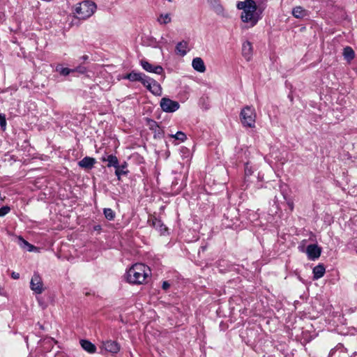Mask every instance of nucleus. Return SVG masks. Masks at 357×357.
Segmentation results:
<instances>
[{"label": "nucleus", "mask_w": 357, "mask_h": 357, "mask_svg": "<svg viewBox=\"0 0 357 357\" xmlns=\"http://www.w3.org/2000/svg\"><path fill=\"white\" fill-rule=\"evenodd\" d=\"M253 171L252 169V167L249 165V163L247 162L245 165V174L246 176H250L252 174Z\"/></svg>", "instance_id": "obj_32"}, {"label": "nucleus", "mask_w": 357, "mask_h": 357, "mask_svg": "<svg viewBox=\"0 0 357 357\" xmlns=\"http://www.w3.org/2000/svg\"><path fill=\"white\" fill-rule=\"evenodd\" d=\"M146 75L142 73H136L135 71H132L131 73L126 74L125 76H123V79H128L131 82H142L144 80V77Z\"/></svg>", "instance_id": "obj_11"}, {"label": "nucleus", "mask_w": 357, "mask_h": 357, "mask_svg": "<svg viewBox=\"0 0 357 357\" xmlns=\"http://www.w3.org/2000/svg\"><path fill=\"white\" fill-rule=\"evenodd\" d=\"M298 249L300 250V251H302V252L303 251V248L301 246H299Z\"/></svg>", "instance_id": "obj_38"}, {"label": "nucleus", "mask_w": 357, "mask_h": 357, "mask_svg": "<svg viewBox=\"0 0 357 357\" xmlns=\"http://www.w3.org/2000/svg\"><path fill=\"white\" fill-rule=\"evenodd\" d=\"M188 43L186 41H181L177 43L176 46V52L181 56H185L187 54Z\"/></svg>", "instance_id": "obj_18"}, {"label": "nucleus", "mask_w": 357, "mask_h": 357, "mask_svg": "<svg viewBox=\"0 0 357 357\" xmlns=\"http://www.w3.org/2000/svg\"><path fill=\"white\" fill-rule=\"evenodd\" d=\"M153 81L154 79L153 78H151L146 75L144 80L142 82V84L151 92L153 84L152 82Z\"/></svg>", "instance_id": "obj_25"}, {"label": "nucleus", "mask_w": 357, "mask_h": 357, "mask_svg": "<svg viewBox=\"0 0 357 357\" xmlns=\"http://www.w3.org/2000/svg\"><path fill=\"white\" fill-rule=\"evenodd\" d=\"M56 71L60 73V75L63 76L68 75L70 73H73L74 70L70 69L68 68H63V67H56Z\"/></svg>", "instance_id": "obj_29"}, {"label": "nucleus", "mask_w": 357, "mask_h": 357, "mask_svg": "<svg viewBox=\"0 0 357 357\" xmlns=\"http://www.w3.org/2000/svg\"><path fill=\"white\" fill-rule=\"evenodd\" d=\"M158 21L160 24H166L171 22V17L169 14H162L158 19Z\"/></svg>", "instance_id": "obj_28"}, {"label": "nucleus", "mask_w": 357, "mask_h": 357, "mask_svg": "<svg viewBox=\"0 0 357 357\" xmlns=\"http://www.w3.org/2000/svg\"><path fill=\"white\" fill-rule=\"evenodd\" d=\"M307 10L302 6H296L292 10V15L297 19H303L307 16Z\"/></svg>", "instance_id": "obj_16"}, {"label": "nucleus", "mask_w": 357, "mask_h": 357, "mask_svg": "<svg viewBox=\"0 0 357 357\" xmlns=\"http://www.w3.org/2000/svg\"><path fill=\"white\" fill-rule=\"evenodd\" d=\"M343 56L347 61L350 62L354 59L355 52L351 47L347 46L343 50Z\"/></svg>", "instance_id": "obj_20"}, {"label": "nucleus", "mask_w": 357, "mask_h": 357, "mask_svg": "<svg viewBox=\"0 0 357 357\" xmlns=\"http://www.w3.org/2000/svg\"><path fill=\"white\" fill-rule=\"evenodd\" d=\"M169 286H170V284H169V282L167 281H165L162 283V287L164 290H167L169 287Z\"/></svg>", "instance_id": "obj_34"}, {"label": "nucleus", "mask_w": 357, "mask_h": 357, "mask_svg": "<svg viewBox=\"0 0 357 357\" xmlns=\"http://www.w3.org/2000/svg\"><path fill=\"white\" fill-rule=\"evenodd\" d=\"M151 270L149 267L143 264H134L126 273V280L129 283L142 284L149 276Z\"/></svg>", "instance_id": "obj_2"}, {"label": "nucleus", "mask_w": 357, "mask_h": 357, "mask_svg": "<svg viewBox=\"0 0 357 357\" xmlns=\"http://www.w3.org/2000/svg\"><path fill=\"white\" fill-rule=\"evenodd\" d=\"M256 117V112L252 106H245L241 111L240 119L244 127L255 128Z\"/></svg>", "instance_id": "obj_4"}, {"label": "nucleus", "mask_w": 357, "mask_h": 357, "mask_svg": "<svg viewBox=\"0 0 357 357\" xmlns=\"http://www.w3.org/2000/svg\"><path fill=\"white\" fill-rule=\"evenodd\" d=\"M140 65L142 68L148 73H152L157 75H162L164 73V69L161 66H153L146 60L142 59L140 61Z\"/></svg>", "instance_id": "obj_7"}, {"label": "nucleus", "mask_w": 357, "mask_h": 357, "mask_svg": "<svg viewBox=\"0 0 357 357\" xmlns=\"http://www.w3.org/2000/svg\"><path fill=\"white\" fill-rule=\"evenodd\" d=\"M326 272L325 267L323 264H319L316 266L312 271L314 280H318L324 275Z\"/></svg>", "instance_id": "obj_17"}, {"label": "nucleus", "mask_w": 357, "mask_h": 357, "mask_svg": "<svg viewBox=\"0 0 357 357\" xmlns=\"http://www.w3.org/2000/svg\"><path fill=\"white\" fill-rule=\"evenodd\" d=\"M80 344H81L82 347L85 351H88L89 353L93 354L96 352V346L93 344H92L91 342H89V340H82L80 341Z\"/></svg>", "instance_id": "obj_19"}, {"label": "nucleus", "mask_w": 357, "mask_h": 357, "mask_svg": "<svg viewBox=\"0 0 357 357\" xmlns=\"http://www.w3.org/2000/svg\"><path fill=\"white\" fill-rule=\"evenodd\" d=\"M150 222H151V225L158 230L161 234H163L166 231L167 228L165 226V225L162 223V222L158 219L155 217H153L151 220H149Z\"/></svg>", "instance_id": "obj_13"}, {"label": "nucleus", "mask_w": 357, "mask_h": 357, "mask_svg": "<svg viewBox=\"0 0 357 357\" xmlns=\"http://www.w3.org/2000/svg\"><path fill=\"white\" fill-rule=\"evenodd\" d=\"M10 211V208L8 206H4L0 208V217H3Z\"/></svg>", "instance_id": "obj_30"}, {"label": "nucleus", "mask_w": 357, "mask_h": 357, "mask_svg": "<svg viewBox=\"0 0 357 357\" xmlns=\"http://www.w3.org/2000/svg\"><path fill=\"white\" fill-rule=\"evenodd\" d=\"M213 10L219 15H224V8L220 3V0H207Z\"/></svg>", "instance_id": "obj_10"}, {"label": "nucleus", "mask_w": 357, "mask_h": 357, "mask_svg": "<svg viewBox=\"0 0 357 357\" xmlns=\"http://www.w3.org/2000/svg\"><path fill=\"white\" fill-rule=\"evenodd\" d=\"M160 107L165 112H174L179 108V103L168 98H162L160 100Z\"/></svg>", "instance_id": "obj_6"}, {"label": "nucleus", "mask_w": 357, "mask_h": 357, "mask_svg": "<svg viewBox=\"0 0 357 357\" xmlns=\"http://www.w3.org/2000/svg\"><path fill=\"white\" fill-rule=\"evenodd\" d=\"M83 59H88V56H83Z\"/></svg>", "instance_id": "obj_39"}, {"label": "nucleus", "mask_w": 357, "mask_h": 357, "mask_svg": "<svg viewBox=\"0 0 357 357\" xmlns=\"http://www.w3.org/2000/svg\"><path fill=\"white\" fill-rule=\"evenodd\" d=\"M103 213L105 217L109 220H112L115 218V213L111 208H104Z\"/></svg>", "instance_id": "obj_26"}, {"label": "nucleus", "mask_w": 357, "mask_h": 357, "mask_svg": "<svg viewBox=\"0 0 357 357\" xmlns=\"http://www.w3.org/2000/svg\"><path fill=\"white\" fill-rule=\"evenodd\" d=\"M236 7L239 10H243L241 17L244 22H250L254 26L261 18L260 14L257 11V7L254 0L238 1Z\"/></svg>", "instance_id": "obj_1"}, {"label": "nucleus", "mask_w": 357, "mask_h": 357, "mask_svg": "<svg viewBox=\"0 0 357 357\" xmlns=\"http://www.w3.org/2000/svg\"><path fill=\"white\" fill-rule=\"evenodd\" d=\"M96 163V159L93 158L86 156L82 160L79 161L78 165L86 169H91L93 168Z\"/></svg>", "instance_id": "obj_12"}, {"label": "nucleus", "mask_w": 357, "mask_h": 357, "mask_svg": "<svg viewBox=\"0 0 357 357\" xmlns=\"http://www.w3.org/2000/svg\"><path fill=\"white\" fill-rule=\"evenodd\" d=\"M278 199H277V197H275V199H274V203H275L276 205H278ZM277 208H278V206H277Z\"/></svg>", "instance_id": "obj_37"}, {"label": "nucleus", "mask_w": 357, "mask_h": 357, "mask_svg": "<svg viewBox=\"0 0 357 357\" xmlns=\"http://www.w3.org/2000/svg\"><path fill=\"white\" fill-rule=\"evenodd\" d=\"M152 89L151 93L155 96H160L162 95V87L155 79L152 82Z\"/></svg>", "instance_id": "obj_23"}, {"label": "nucleus", "mask_w": 357, "mask_h": 357, "mask_svg": "<svg viewBox=\"0 0 357 357\" xmlns=\"http://www.w3.org/2000/svg\"><path fill=\"white\" fill-rule=\"evenodd\" d=\"M74 72H77L80 74H84L86 72V68L84 66H78L73 69Z\"/></svg>", "instance_id": "obj_33"}, {"label": "nucleus", "mask_w": 357, "mask_h": 357, "mask_svg": "<svg viewBox=\"0 0 357 357\" xmlns=\"http://www.w3.org/2000/svg\"><path fill=\"white\" fill-rule=\"evenodd\" d=\"M170 137L181 142H184L187 139L186 135L181 131H178L176 134L171 135Z\"/></svg>", "instance_id": "obj_27"}, {"label": "nucleus", "mask_w": 357, "mask_h": 357, "mask_svg": "<svg viewBox=\"0 0 357 357\" xmlns=\"http://www.w3.org/2000/svg\"><path fill=\"white\" fill-rule=\"evenodd\" d=\"M30 288L37 294L43 293L44 290L43 283L41 277L38 273H33L30 282Z\"/></svg>", "instance_id": "obj_5"}, {"label": "nucleus", "mask_w": 357, "mask_h": 357, "mask_svg": "<svg viewBox=\"0 0 357 357\" xmlns=\"http://www.w3.org/2000/svg\"><path fill=\"white\" fill-rule=\"evenodd\" d=\"M17 239H18V244L22 248L26 249L29 252H31L36 249L35 246L30 244L28 241L24 240L22 236H18Z\"/></svg>", "instance_id": "obj_21"}, {"label": "nucleus", "mask_w": 357, "mask_h": 357, "mask_svg": "<svg viewBox=\"0 0 357 357\" xmlns=\"http://www.w3.org/2000/svg\"><path fill=\"white\" fill-rule=\"evenodd\" d=\"M102 160L108 162V164H107L108 167H114L116 168L119 165V160L116 158V156H115L114 155H109L107 156V158H102Z\"/></svg>", "instance_id": "obj_22"}, {"label": "nucleus", "mask_w": 357, "mask_h": 357, "mask_svg": "<svg viewBox=\"0 0 357 357\" xmlns=\"http://www.w3.org/2000/svg\"><path fill=\"white\" fill-rule=\"evenodd\" d=\"M287 205L289 206L291 211L294 209V204L291 201H287Z\"/></svg>", "instance_id": "obj_36"}, {"label": "nucleus", "mask_w": 357, "mask_h": 357, "mask_svg": "<svg viewBox=\"0 0 357 357\" xmlns=\"http://www.w3.org/2000/svg\"><path fill=\"white\" fill-rule=\"evenodd\" d=\"M192 68L197 72L204 73L206 70V66L204 61L200 57L193 59L192 62Z\"/></svg>", "instance_id": "obj_15"}, {"label": "nucleus", "mask_w": 357, "mask_h": 357, "mask_svg": "<svg viewBox=\"0 0 357 357\" xmlns=\"http://www.w3.org/2000/svg\"><path fill=\"white\" fill-rule=\"evenodd\" d=\"M127 167L126 162H124L122 165L119 166V165L116 167L115 174L118 177V179L120 180L121 176L123 174H126L127 172L124 170Z\"/></svg>", "instance_id": "obj_24"}, {"label": "nucleus", "mask_w": 357, "mask_h": 357, "mask_svg": "<svg viewBox=\"0 0 357 357\" xmlns=\"http://www.w3.org/2000/svg\"><path fill=\"white\" fill-rule=\"evenodd\" d=\"M96 9L97 6L93 1L85 0L76 4L74 10L78 19L86 20L95 13Z\"/></svg>", "instance_id": "obj_3"}, {"label": "nucleus", "mask_w": 357, "mask_h": 357, "mask_svg": "<svg viewBox=\"0 0 357 357\" xmlns=\"http://www.w3.org/2000/svg\"><path fill=\"white\" fill-rule=\"evenodd\" d=\"M243 56L247 61H250L252 55V45L250 42L246 41L243 43L242 47Z\"/></svg>", "instance_id": "obj_14"}, {"label": "nucleus", "mask_w": 357, "mask_h": 357, "mask_svg": "<svg viewBox=\"0 0 357 357\" xmlns=\"http://www.w3.org/2000/svg\"><path fill=\"white\" fill-rule=\"evenodd\" d=\"M11 277L12 278L15 279V280H17L20 278V274L18 273H16V272H13L11 273Z\"/></svg>", "instance_id": "obj_35"}, {"label": "nucleus", "mask_w": 357, "mask_h": 357, "mask_svg": "<svg viewBox=\"0 0 357 357\" xmlns=\"http://www.w3.org/2000/svg\"><path fill=\"white\" fill-rule=\"evenodd\" d=\"M102 347L105 351L115 354H117L120 351V345L116 341L113 340H107L102 342Z\"/></svg>", "instance_id": "obj_9"}, {"label": "nucleus", "mask_w": 357, "mask_h": 357, "mask_svg": "<svg viewBox=\"0 0 357 357\" xmlns=\"http://www.w3.org/2000/svg\"><path fill=\"white\" fill-rule=\"evenodd\" d=\"M0 126L3 130H6V120L4 114H0Z\"/></svg>", "instance_id": "obj_31"}, {"label": "nucleus", "mask_w": 357, "mask_h": 357, "mask_svg": "<svg viewBox=\"0 0 357 357\" xmlns=\"http://www.w3.org/2000/svg\"><path fill=\"white\" fill-rule=\"evenodd\" d=\"M306 253L309 259L315 260L320 257L321 248L317 244H310L306 248Z\"/></svg>", "instance_id": "obj_8"}]
</instances>
